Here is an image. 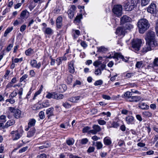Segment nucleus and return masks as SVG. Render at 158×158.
Here are the masks:
<instances>
[{"label": "nucleus", "mask_w": 158, "mask_h": 158, "mask_svg": "<svg viewBox=\"0 0 158 158\" xmlns=\"http://www.w3.org/2000/svg\"><path fill=\"white\" fill-rule=\"evenodd\" d=\"M138 106L141 109L147 110L149 108V106L144 103H140L139 104Z\"/></svg>", "instance_id": "27"}, {"label": "nucleus", "mask_w": 158, "mask_h": 158, "mask_svg": "<svg viewBox=\"0 0 158 158\" xmlns=\"http://www.w3.org/2000/svg\"><path fill=\"white\" fill-rule=\"evenodd\" d=\"M81 45L84 48H85L87 46V45L85 41H82L81 43Z\"/></svg>", "instance_id": "64"}, {"label": "nucleus", "mask_w": 158, "mask_h": 158, "mask_svg": "<svg viewBox=\"0 0 158 158\" xmlns=\"http://www.w3.org/2000/svg\"><path fill=\"white\" fill-rule=\"evenodd\" d=\"M115 32L117 35H124L125 33V31L123 27H120L117 29Z\"/></svg>", "instance_id": "18"}, {"label": "nucleus", "mask_w": 158, "mask_h": 158, "mask_svg": "<svg viewBox=\"0 0 158 158\" xmlns=\"http://www.w3.org/2000/svg\"><path fill=\"white\" fill-rule=\"evenodd\" d=\"M95 148L93 147H90L88 148L87 152L88 153H91L94 152Z\"/></svg>", "instance_id": "57"}, {"label": "nucleus", "mask_w": 158, "mask_h": 158, "mask_svg": "<svg viewBox=\"0 0 158 158\" xmlns=\"http://www.w3.org/2000/svg\"><path fill=\"white\" fill-rule=\"evenodd\" d=\"M35 129L34 127L31 128L27 133V137L30 138L34 136L35 132Z\"/></svg>", "instance_id": "26"}, {"label": "nucleus", "mask_w": 158, "mask_h": 158, "mask_svg": "<svg viewBox=\"0 0 158 158\" xmlns=\"http://www.w3.org/2000/svg\"><path fill=\"white\" fill-rule=\"evenodd\" d=\"M82 15H81L77 16L75 19L74 23H79L80 22L81 19L82 18Z\"/></svg>", "instance_id": "34"}, {"label": "nucleus", "mask_w": 158, "mask_h": 158, "mask_svg": "<svg viewBox=\"0 0 158 158\" xmlns=\"http://www.w3.org/2000/svg\"><path fill=\"white\" fill-rule=\"evenodd\" d=\"M156 66H158V58H156L154 59L152 67H154Z\"/></svg>", "instance_id": "50"}, {"label": "nucleus", "mask_w": 158, "mask_h": 158, "mask_svg": "<svg viewBox=\"0 0 158 158\" xmlns=\"http://www.w3.org/2000/svg\"><path fill=\"white\" fill-rule=\"evenodd\" d=\"M26 26L25 25H22L20 27V31L21 32L24 31L26 29Z\"/></svg>", "instance_id": "60"}, {"label": "nucleus", "mask_w": 158, "mask_h": 158, "mask_svg": "<svg viewBox=\"0 0 158 158\" xmlns=\"http://www.w3.org/2000/svg\"><path fill=\"white\" fill-rule=\"evenodd\" d=\"M43 88V85H41L39 90L35 93L33 99H35V98L37 95H39L41 93Z\"/></svg>", "instance_id": "33"}, {"label": "nucleus", "mask_w": 158, "mask_h": 158, "mask_svg": "<svg viewBox=\"0 0 158 158\" xmlns=\"http://www.w3.org/2000/svg\"><path fill=\"white\" fill-rule=\"evenodd\" d=\"M74 61L72 60L68 63V69L69 72L73 73L75 72V69L74 67Z\"/></svg>", "instance_id": "17"}, {"label": "nucleus", "mask_w": 158, "mask_h": 158, "mask_svg": "<svg viewBox=\"0 0 158 158\" xmlns=\"http://www.w3.org/2000/svg\"><path fill=\"white\" fill-rule=\"evenodd\" d=\"M102 114L103 115H106L108 117H110L111 116V113L109 112L108 111L106 113L105 112H103L100 114V115H101Z\"/></svg>", "instance_id": "55"}, {"label": "nucleus", "mask_w": 158, "mask_h": 158, "mask_svg": "<svg viewBox=\"0 0 158 158\" xmlns=\"http://www.w3.org/2000/svg\"><path fill=\"white\" fill-rule=\"evenodd\" d=\"M142 114L144 116L151 117L152 114L148 111H144L142 113Z\"/></svg>", "instance_id": "39"}, {"label": "nucleus", "mask_w": 158, "mask_h": 158, "mask_svg": "<svg viewBox=\"0 0 158 158\" xmlns=\"http://www.w3.org/2000/svg\"><path fill=\"white\" fill-rule=\"evenodd\" d=\"M102 72L99 69H97L95 71V74L97 75H100L101 74Z\"/></svg>", "instance_id": "59"}, {"label": "nucleus", "mask_w": 158, "mask_h": 158, "mask_svg": "<svg viewBox=\"0 0 158 158\" xmlns=\"http://www.w3.org/2000/svg\"><path fill=\"white\" fill-rule=\"evenodd\" d=\"M112 125L113 127L117 128L119 126V125L118 122H113Z\"/></svg>", "instance_id": "58"}, {"label": "nucleus", "mask_w": 158, "mask_h": 158, "mask_svg": "<svg viewBox=\"0 0 158 158\" xmlns=\"http://www.w3.org/2000/svg\"><path fill=\"white\" fill-rule=\"evenodd\" d=\"M69 158H80V157L77 155H74L73 154L69 153L68 155Z\"/></svg>", "instance_id": "49"}, {"label": "nucleus", "mask_w": 158, "mask_h": 158, "mask_svg": "<svg viewBox=\"0 0 158 158\" xmlns=\"http://www.w3.org/2000/svg\"><path fill=\"white\" fill-rule=\"evenodd\" d=\"M134 75V73H127L126 77L127 78H130Z\"/></svg>", "instance_id": "62"}, {"label": "nucleus", "mask_w": 158, "mask_h": 158, "mask_svg": "<svg viewBox=\"0 0 158 158\" xmlns=\"http://www.w3.org/2000/svg\"><path fill=\"white\" fill-rule=\"evenodd\" d=\"M155 44L154 43L152 44L146 42V45L143 48L142 51L143 52H147L155 48Z\"/></svg>", "instance_id": "7"}, {"label": "nucleus", "mask_w": 158, "mask_h": 158, "mask_svg": "<svg viewBox=\"0 0 158 158\" xmlns=\"http://www.w3.org/2000/svg\"><path fill=\"white\" fill-rule=\"evenodd\" d=\"M13 46V44H9L6 48V51L7 52H9L11 50V48H12Z\"/></svg>", "instance_id": "54"}, {"label": "nucleus", "mask_w": 158, "mask_h": 158, "mask_svg": "<svg viewBox=\"0 0 158 158\" xmlns=\"http://www.w3.org/2000/svg\"><path fill=\"white\" fill-rule=\"evenodd\" d=\"M76 9V7L74 5L71 6L68 11V14L69 17L70 19H72L74 16V11Z\"/></svg>", "instance_id": "11"}, {"label": "nucleus", "mask_w": 158, "mask_h": 158, "mask_svg": "<svg viewBox=\"0 0 158 158\" xmlns=\"http://www.w3.org/2000/svg\"><path fill=\"white\" fill-rule=\"evenodd\" d=\"M143 62L142 61H138L137 62L135 66L138 68H140L143 66Z\"/></svg>", "instance_id": "42"}, {"label": "nucleus", "mask_w": 158, "mask_h": 158, "mask_svg": "<svg viewBox=\"0 0 158 158\" xmlns=\"http://www.w3.org/2000/svg\"><path fill=\"white\" fill-rule=\"evenodd\" d=\"M62 18L60 16H59L56 20V27L58 28H60L62 26Z\"/></svg>", "instance_id": "22"}, {"label": "nucleus", "mask_w": 158, "mask_h": 158, "mask_svg": "<svg viewBox=\"0 0 158 158\" xmlns=\"http://www.w3.org/2000/svg\"><path fill=\"white\" fill-rule=\"evenodd\" d=\"M33 51V49L31 48H29L25 51V54L26 55L29 56L32 54Z\"/></svg>", "instance_id": "41"}, {"label": "nucleus", "mask_w": 158, "mask_h": 158, "mask_svg": "<svg viewBox=\"0 0 158 158\" xmlns=\"http://www.w3.org/2000/svg\"><path fill=\"white\" fill-rule=\"evenodd\" d=\"M60 89H62L63 90H62L61 91L62 92H63L66 90L67 87L66 85H65L62 84L60 86Z\"/></svg>", "instance_id": "51"}, {"label": "nucleus", "mask_w": 158, "mask_h": 158, "mask_svg": "<svg viewBox=\"0 0 158 158\" xmlns=\"http://www.w3.org/2000/svg\"><path fill=\"white\" fill-rule=\"evenodd\" d=\"M132 95L131 92L127 91L125 93L124 95H122V97L123 98H129L131 97Z\"/></svg>", "instance_id": "32"}, {"label": "nucleus", "mask_w": 158, "mask_h": 158, "mask_svg": "<svg viewBox=\"0 0 158 158\" xmlns=\"http://www.w3.org/2000/svg\"><path fill=\"white\" fill-rule=\"evenodd\" d=\"M96 146L98 150L101 149L103 146V144L100 141H97L96 142Z\"/></svg>", "instance_id": "37"}, {"label": "nucleus", "mask_w": 158, "mask_h": 158, "mask_svg": "<svg viewBox=\"0 0 158 158\" xmlns=\"http://www.w3.org/2000/svg\"><path fill=\"white\" fill-rule=\"evenodd\" d=\"M46 155L44 153L42 154L37 156V158H46Z\"/></svg>", "instance_id": "63"}, {"label": "nucleus", "mask_w": 158, "mask_h": 158, "mask_svg": "<svg viewBox=\"0 0 158 158\" xmlns=\"http://www.w3.org/2000/svg\"><path fill=\"white\" fill-rule=\"evenodd\" d=\"M150 24L148 20L145 19L139 20L138 22L139 31L141 34L143 33L150 27Z\"/></svg>", "instance_id": "1"}, {"label": "nucleus", "mask_w": 158, "mask_h": 158, "mask_svg": "<svg viewBox=\"0 0 158 158\" xmlns=\"http://www.w3.org/2000/svg\"><path fill=\"white\" fill-rule=\"evenodd\" d=\"M142 43V41L140 39H134L131 43L132 47L135 51H138L139 50Z\"/></svg>", "instance_id": "6"}, {"label": "nucleus", "mask_w": 158, "mask_h": 158, "mask_svg": "<svg viewBox=\"0 0 158 158\" xmlns=\"http://www.w3.org/2000/svg\"><path fill=\"white\" fill-rule=\"evenodd\" d=\"M123 28L125 31L126 30H130L133 28V26L130 23H128L126 24Z\"/></svg>", "instance_id": "28"}, {"label": "nucleus", "mask_w": 158, "mask_h": 158, "mask_svg": "<svg viewBox=\"0 0 158 158\" xmlns=\"http://www.w3.org/2000/svg\"><path fill=\"white\" fill-rule=\"evenodd\" d=\"M30 64L32 67L37 69H39L41 66V64L40 62L37 63L35 60H31Z\"/></svg>", "instance_id": "15"}, {"label": "nucleus", "mask_w": 158, "mask_h": 158, "mask_svg": "<svg viewBox=\"0 0 158 158\" xmlns=\"http://www.w3.org/2000/svg\"><path fill=\"white\" fill-rule=\"evenodd\" d=\"M50 105V102L47 100H45L41 104H38L35 106L36 107L35 110H37L40 109L47 107L49 106Z\"/></svg>", "instance_id": "9"}, {"label": "nucleus", "mask_w": 158, "mask_h": 158, "mask_svg": "<svg viewBox=\"0 0 158 158\" xmlns=\"http://www.w3.org/2000/svg\"><path fill=\"white\" fill-rule=\"evenodd\" d=\"M42 30L45 35H51L53 33V30L51 28L49 27H43Z\"/></svg>", "instance_id": "14"}, {"label": "nucleus", "mask_w": 158, "mask_h": 158, "mask_svg": "<svg viewBox=\"0 0 158 158\" xmlns=\"http://www.w3.org/2000/svg\"><path fill=\"white\" fill-rule=\"evenodd\" d=\"M122 6L121 5H115L112 9V11L114 14L118 17H119L122 15Z\"/></svg>", "instance_id": "4"}, {"label": "nucleus", "mask_w": 158, "mask_h": 158, "mask_svg": "<svg viewBox=\"0 0 158 158\" xmlns=\"http://www.w3.org/2000/svg\"><path fill=\"white\" fill-rule=\"evenodd\" d=\"M90 129V127L88 126H86L84 127L82 129V132L83 133L88 132L89 133V131Z\"/></svg>", "instance_id": "43"}, {"label": "nucleus", "mask_w": 158, "mask_h": 158, "mask_svg": "<svg viewBox=\"0 0 158 158\" xmlns=\"http://www.w3.org/2000/svg\"><path fill=\"white\" fill-rule=\"evenodd\" d=\"M97 121L98 123L100 125H105L106 122L104 120H102V118H101L99 119Z\"/></svg>", "instance_id": "45"}, {"label": "nucleus", "mask_w": 158, "mask_h": 158, "mask_svg": "<svg viewBox=\"0 0 158 158\" xmlns=\"http://www.w3.org/2000/svg\"><path fill=\"white\" fill-rule=\"evenodd\" d=\"M135 0H131L129 1L125 2L124 7L125 10L127 11L132 10L135 7V3H134Z\"/></svg>", "instance_id": "5"}, {"label": "nucleus", "mask_w": 158, "mask_h": 158, "mask_svg": "<svg viewBox=\"0 0 158 158\" xmlns=\"http://www.w3.org/2000/svg\"><path fill=\"white\" fill-rule=\"evenodd\" d=\"M92 128L97 133L100 131L101 130V129L100 126L98 125H94Z\"/></svg>", "instance_id": "35"}, {"label": "nucleus", "mask_w": 158, "mask_h": 158, "mask_svg": "<svg viewBox=\"0 0 158 158\" xmlns=\"http://www.w3.org/2000/svg\"><path fill=\"white\" fill-rule=\"evenodd\" d=\"M13 29V28L12 27L7 28L5 31L3 35L4 36L6 37L7 34L10 33L12 30Z\"/></svg>", "instance_id": "38"}, {"label": "nucleus", "mask_w": 158, "mask_h": 158, "mask_svg": "<svg viewBox=\"0 0 158 158\" xmlns=\"http://www.w3.org/2000/svg\"><path fill=\"white\" fill-rule=\"evenodd\" d=\"M23 60V57H21L20 58H15L14 59V62L15 63H20Z\"/></svg>", "instance_id": "47"}, {"label": "nucleus", "mask_w": 158, "mask_h": 158, "mask_svg": "<svg viewBox=\"0 0 158 158\" xmlns=\"http://www.w3.org/2000/svg\"><path fill=\"white\" fill-rule=\"evenodd\" d=\"M15 123V121L13 120H10L8 121L6 123L5 126V128H7L8 127L11 126Z\"/></svg>", "instance_id": "29"}, {"label": "nucleus", "mask_w": 158, "mask_h": 158, "mask_svg": "<svg viewBox=\"0 0 158 158\" xmlns=\"http://www.w3.org/2000/svg\"><path fill=\"white\" fill-rule=\"evenodd\" d=\"M147 11L151 14H156V9L155 4L152 3L148 7Z\"/></svg>", "instance_id": "12"}, {"label": "nucleus", "mask_w": 158, "mask_h": 158, "mask_svg": "<svg viewBox=\"0 0 158 158\" xmlns=\"http://www.w3.org/2000/svg\"><path fill=\"white\" fill-rule=\"evenodd\" d=\"M98 51L99 52L105 53L107 51V48L104 47V46L97 47Z\"/></svg>", "instance_id": "30"}, {"label": "nucleus", "mask_w": 158, "mask_h": 158, "mask_svg": "<svg viewBox=\"0 0 158 158\" xmlns=\"http://www.w3.org/2000/svg\"><path fill=\"white\" fill-rule=\"evenodd\" d=\"M36 122V120L34 118L30 119L28 124V127L25 129L26 131L29 130V128L34 127Z\"/></svg>", "instance_id": "16"}, {"label": "nucleus", "mask_w": 158, "mask_h": 158, "mask_svg": "<svg viewBox=\"0 0 158 158\" xmlns=\"http://www.w3.org/2000/svg\"><path fill=\"white\" fill-rule=\"evenodd\" d=\"M103 83V81L101 80L96 81L94 83L95 85L97 86L99 85H101Z\"/></svg>", "instance_id": "48"}, {"label": "nucleus", "mask_w": 158, "mask_h": 158, "mask_svg": "<svg viewBox=\"0 0 158 158\" xmlns=\"http://www.w3.org/2000/svg\"><path fill=\"white\" fill-rule=\"evenodd\" d=\"M29 14V12L27 10H25L22 11L20 16L22 19H24L25 18L27 19L28 17Z\"/></svg>", "instance_id": "21"}, {"label": "nucleus", "mask_w": 158, "mask_h": 158, "mask_svg": "<svg viewBox=\"0 0 158 158\" xmlns=\"http://www.w3.org/2000/svg\"><path fill=\"white\" fill-rule=\"evenodd\" d=\"M66 143L69 146L72 145L74 143V140L73 138L69 139L66 140Z\"/></svg>", "instance_id": "36"}, {"label": "nucleus", "mask_w": 158, "mask_h": 158, "mask_svg": "<svg viewBox=\"0 0 158 158\" xmlns=\"http://www.w3.org/2000/svg\"><path fill=\"white\" fill-rule=\"evenodd\" d=\"M50 143H45L44 145L39 147V149L40 150L44 148H47L50 146Z\"/></svg>", "instance_id": "40"}, {"label": "nucleus", "mask_w": 158, "mask_h": 158, "mask_svg": "<svg viewBox=\"0 0 158 158\" xmlns=\"http://www.w3.org/2000/svg\"><path fill=\"white\" fill-rule=\"evenodd\" d=\"M54 108L52 107L48 108L46 110V114L47 115V117L49 118L50 117L54 115Z\"/></svg>", "instance_id": "20"}, {"label": "nucleus", "mask_w": 158, "mask_h": 158, "mask_svg": "<svg viewBox=\"0 0 158 158\" xmlns=\"http://www.w3.org/2000/svg\"><path fill=\"white\" fill-rule=\"evenodd\" d=\"M107 58H114L118 60V59H121L127 62V60L125 59L124 56L120 53H115L113 56H111V55L107 57Z\"/></svg>", "instance_id": "10"}, {"label": "nucleus", "mask_w": 158, "mask_h": 158, "mask_svg": "<svg viewBox=\"0 0 158 158\" xmlns=\"http://www.w3.org/2000/svg\"><path fill=\"white\" fill-rule=\"evenodd\" d=\"M63 105L65 108H70L71 106V104L68 102H66L65 103H64Z\"/></svg>", "instance_id": "56"}, {"label": "nucleus", "mask_w": 158, "mask_h": 158, "mask_svg": "<svg viewBox=\"0 0 158 158\" xmlns=\"http://www.w3.org/2000/svg\"><path fill=\"white\" fill-rule=\"evenodd\" d=\"M28 148V147L26 146L20 149L19 151V153H21L26 151Z\"/></svg>", "instance_id": "53"}, {"label": "nucleus", "mask_w": 158, "mask_h": 158, "mask_svg": "<svg viewBox=\"0 0 158 158\" xmlns=\"http://www.w3.org/2000/svg\"><path fill=\"white\" fill-rule=\"evenodd\" d=\"M125 120L127 124H134L135 120L134 117L131 116H127L125 118Z\"/></svg>", "instance_id": "13"}, {"label": "nucleus", "mask_w": 158, "mask_h": 158, "mask_svg": "<svg viewBox=\"0 0 158 158\" xmlns=\"http://www.w3.org/2000/svg\"><path fill=\"white\" fill-rule=\"evenodd\" d=\"M28 76L27 74L24 75L22 77H21L20 79V82H22Z\"/></svg>", "instance_id": "61"}, {"label": "nucleus", "mask_w": 158, "mask_h": 158, "mask_svg": "<svg viewBox=\"0 0 158 158\" xmlns=\"http://www.w3.org/2000/svg\"><path fill=\"white\" fill-rule=\"evenodd\" d=\"M145 39L146 42L152 44L154 43L156 44L155 41V32L152 31H148L146 33Z\"/></svg>", "instance_id": "2"}, {"label": "nucleus", "mask_w": 158, "mask_h": 158, "mask_svg": "<svg viewBox=\"0 0 158 158\" xmlns=\"http://www.w3.org/2000/svg\"><path fill=\"white\" fill-rule=\"evenodd\" d=\"M88 139L87 138H83L81 140L80 143L82 144H85L88 142Z\"/></svg>", "instance_id": "46"}, {"label": "nucleus", "mask_w": 158, "mask_h": 158, "mask_svg": "<svg viewBox=\"0 0 158 158\" xmlns=\"http://www.w3.org/2000/svg\"><path fill=\"white\" fill-rule=\"evenodd\" d=\"M103 142L105 145L107 146L110 145L112 143L111 139L110 137L106 136L104 138Z\"/></svg>", "instance_id": "23"}, {"label": "nucleus", "mask_w": 158, "mask_h": 158, "mask_svg": "<svg viewBox=\"0 0 158 158\" xmlns=\"http://www.w3.org/2000/svg\"><path fill=\"white\" fill-rule=\"evenodd\" d=\"M80 34V32L79 30H73L72 35L74 39H76L79 36Z\"/></svg>", "instance_id": "25"}, {"label": "nucleus", "mask_w": 158, "mask_h": 158, "mask_svg": "<svg viewBox=\"0 0 158 158\" xmlns=\"http://www.w3.org/2000/svg\"><path fill=\"white\" fill-rule=\"evenodd\" d=\"M73 77V76L71 74L69 75L67 78L66 79V82L68 84H70L72 81Z\"/></svg>", "instance_id": "31"}, {"label": "nucleus", "mask_w": 158, "mask_h": 158, "mask_svg": "<svg viewBox=\"0 0 158 158\" xmlns=\"http://www.w3.org/2000/svg\"><path fill=\"white\" fill-rule=\"evenodd\" d=\"M9 110L10 112L13 113L14 116L16 118H20L21 114V111L20 110L11 107H9Z\"/></svg>", "instance_id": "8"}, {"label": "nucleus", "mask_w": 158, "mask_h": 158, "mask_svg": "<svg viewBox=\"0 0 158 158\" xmlns=\"http://www.w3.org/2000/svg\"><path fill=\"white\" fill-rule=\"evenodd\" d=\"M23 131L21 129H19L15 131H12L10 134L12 136L13 140H16L22 136Z\"/></svg>", "instance_id": "3"}, {"label": "nucleus", "mask_w": 158, "mask_h": 158, "mask_svg": "<svg viewBox=\"0 0 158 158\" xmlns=\"http://www.w3.org/2000/svg\"><path fill=\"white\" fill-rule=\"evenodd\" d=\"M131 20V18L126 15H123L120 19V22L122 24L129 22Z\"/></svg>", "instance_id": "19"}, {"label": "nucleus", "mask_w": 158, "mask_h": 158, "mask_svg": "<svg viewBox=\"0 0 158 158\" xmlns=\"http://www.w3.org/2000/svg\"><path fill=\"white\" fill-rule=\"evenodd\" d=\"M150 0H141V3L142 6H145L149 2Z\"/></svg>", "instance_id": "44"}, {"label": "nucleus", "mask_w": 158, "mask_h": 158, "mask_svg": "<svg viewBox=\"0 0 158 158\" xmlns=\"http://www.w3.org/2000/svg\"><path fill=\"white\" fill-rule=\"evenodd\" d=\"M40 118L41 119H43L45 118L44 112L43 111H41L39 114Z\"/></svg>", "instance_id": "52"}, {"label": "nucleus", "mask_w": 158, "mask_h": 158, "mask_svg": "<svg viewBox=\"0 0 158 158\" xmlns=\"http://www.w3.org/2000/svg\"><path fill=\"white\" fill-rule=\"evenodd\" d=\"M47 94L46 95V97L50 99L52 98L53 99H55L56 98V92H47Z\"/></svg>", "instance_id": "24"}]
</instances>
